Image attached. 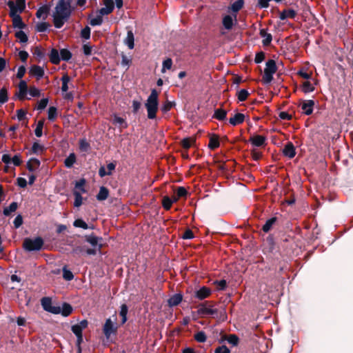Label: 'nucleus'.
Returning a JSON list of instances; mask_svg holds the SVG:
<instances>
[{"instance_id":"f257e3e1","label":"nucleus","mask_w":353,"mask_h":353,"mask_svg":"<svg viewBox=\"0 0 353 353\" xmlns=\"http://www.w3.org/2000/svg\"><path fill=\"white\" fill-rule=\"evenodd\" d=\"M72 14L71 0H59L53 12V22L56 28H61Z\"/></svg>"},{"instance_id":"f03ea898","label":"nucleus","mask_w":353,"mask_h":353,"mask_svg":"<svg viewBox=\"0 0 353 353\" xmlns=\"http://www.w3.org/2000/svg\"><path fill=\"white\" fill-rule=\"evenodd\" d=\"M145 107L147 110V116L149 119H154L159 110V94L156 89H152L148 96Z\"/></svg>"},{"instance_id":"7ed1b4c3","label":"nucleus","mask_w":353,"mask_h":353,"mask_svg":"<svg viewBox=\"0 0 353 353\" xmlns=\"http://www.w3.org/2000/svg\"><path fill=\"white\" fill-rule=\"evenodd\" d=\"M277 70V66L273 59H270L266 62L263 81L265 84H268L273 80V75Z\"/></svg>"},{"instance_id":"20e7f679","label":"nucleus","mask_w":353,"mask_h":353,"mask_svg":"<svg viewBox=\"0 0 353 353\" xmlns=\"http://www.w3.org/2000/svg\"><path fill=\"white\" fill-rule=\"evenodd\" d=\"M43 245V240L41 237L27 238L23 241V248L29 252L39 251L42 248Z\"/></svg>"},{"instance_id":"39448f33","label":"nucleus","mask_w":353,"mask_h":353,"mask_svg":"<svg viewBox=\"0 0 353 353\" xmlns=\"http://www.w3.org/2000/svg\"><path fill=\"white\" fill-rule=\"evenodd\" d=\"M117 327L114 325L110 319H108L103 325V331L107 339L117 332Z\"/></svg>"},{"instance_id":"423d86ee","label":"nucleus","mask_w":353,"mask_h":353,"mask_svg":"<svg viewBox=\"0 0 353 353\" xmlns=\"http://www.w3.org/2000/svg\"><path fill=\"white\" fill-rule=\"evenodd\" d=\"M85 241L89 243L92 247L98 248V250L100 251L102 248V244L99 243V241L102 239L100 237L95 236L92 234L85 236Z\"/></svg>"},{"instance_id":"0eeeda50","label":"nucleus","mask_w":353,"mask_h":353,"mask_svg":"<svg viewBox=\"0 0 353 353\" xmlns=\"http://www.w3.org/2000/svg\"><path fill=\"white\" fill-rule=\"evenodd\" d=\"M314 101L313 100L303 101L301 104L303 112L306 115H310L313 112Z\"/></svg>"},{"instance_id":"6e6552de","label":"nucleus","mask_w":353,"mask_h":353,"mask_svg":"<svg viewBox=\"0 0 353 353\" xmlns=\"http://www.w3.org/2000/svg\"><path fill=\"white\" fill-rule=\"evenodd\" d=\"M236 22V14L234 15V19L230 15H225L223 18L222 23L223 27L228 30H230L232 28L234 23Z\"/></svg>"},{"instance_id":"1a4fd4ad","label":"nucleus","mask_w":353,"mask_h":353,"mask_svg":"<svg viewBox=\"0 0 353 353\" xmlns=\"http://www.w3.org/2000/svg\"><path fill=\"white\" fill-rule=\"evenodd\" d=\"M266 138L262 135H253L250 137L249 141L256 147H261L265 144Z\"/></svg>"},{"instance_id":"9d476101","label":"nucleus","mask_w":353,"mask_h":353,"mask_svg":"<svg viewBox=\"0 0 353 353\" xmlns=\"http://www.w3.org/2000/svg\"><path fill=\"white\" fill-rule=\"evenodd\" d=\"M283 153L285 157H288L290 159H292L296 155V150L291 142H288L284 147L283 150Z\"/></svg>"},{"instance_id":"9b49d317","label":"nucleus","mask_w":353,"mask_h":353,"mask_svg":"<svg viewBox=\"0 0 353 353\" xmlns=\"http://www.w3.org/2000/svg\"><path fill=\"white\" fill-rule=\"evenodd\" d=\"M199 313L204 315H217L218 310L215 308H212V307H208L205 305L203 304L200 306L199 310Z\"/></svg>"},{"instance_id":"f8f14e48","label":"nucleus","mask_w":353,"mask_h":353,"mask_svg":"<svg viewBox=\"0 0 353 353\" xmlns=\"http://www.w3.org/2000/svg\"><path fill=\"white\" fill-rule=\"evenodd\" d=\"M210 294L211 290L208 288L204 286L196 292L195 296L199 300H203L208 297Z\"/></svg>"},{"instance_id":"ddd939ff","label":"nucleus","mask_w":353,"mask_h":353,"mask_svg":"<svg viewBox=\"0 0 353 353\" xmlns=\"http://www.w3.org/2000/svg\"><path fill=\"white\" fill-rule=\"evenodd\" d=\"M50 12V6L43 5L39 8L37 11L36 16L37 18H42L43 20L46 19Z\"/></svg>"},{"instance_id":"4468645a","label":"nucleus","mask_w":353,"mask_h":353,"mask_svg":"<svg viewBox=\"0 0 353 353\" xmlns=\"http://www.w3.org/2000/svg\"><path fill=\"white\" fill-rule=\"evenodd\" d=\"M19 92L17 97L20 100H23L27 93L28 86L25 81H21L19 83Z\"/></svg>"},{"instance_id":"2eb2a0df","label":"nucleus","mask_w":353,"mask_h":353,"mask_svg":"<svg viewBox=\"0 0 353 353\" xmlns=\"http://www.w3.org/2000/svg\"><path fill=\"white\" fill-rule=\"evenodd\" d=\"M245 120V115L242 113H236L234 117H231L229 120L230 123L235 126L242 123Z\"/></svg>"},{"instance_id":"dca6fc26","label":"nucleus","mask_w":353,"mask_h":353,"mask_svg":"<svg viewBox=\"0 0 353 353\" xmlns=\"http://www.w3.org/2000/svg\"><path fill=\"white\" fill-rule=\"evenodd\" d=\"M40 166V161L35 158L30 159L27 163V168L30 172H34Z\"/></svg>"},{"instance_id":"f3484780","label":"nucleus","mask_w":353,"mask_h":353,"mask_svg":"<svg viewBox=\"0 0 353 353\" xmlns=\"http://www.w3.org/2000/svg\"><path fill=\"white\" fill-rule=\"evenodd\" d=\"M182 301V295L180 294H175L171 296L168 301V305L170 307L176 306Z\"/></svg>"},{"instance_id":"a211bd4d","label":"nucleus","mask_w":353,"mask_h":353,"mask_svg":"<svg viewBox=\"0 0 353 353\" xmlns=\"http://www.w3.org/2000/svg\"><path fill=\"white\" fill-rule=\"evenodd\" d=\"M296 16V12L294 10H284L280 13L279 18L281 20H285L286 19H294Z\"/></svg>"},{"instance_id":"6ab92c4d","label":"nucleus","mask_w":353,"mask_h":353,"mask_svg":"<svg viewBox=\"0 0 353 353\" xmlns=\"http://www.w3.org/2000/svg\"><path fill=\"white\" fill-rule=\"evenodd\" d=\"M50 60L53 64H58L61 61L60 53L56 49H52L50 53Z\"/></svg>"},{"instance_id":"aec40b11","label":"nucleus","mask_w":353,"mask_h":353,"mask_svg":"<svg viewBox=\"0 0 353 353\" xmlns=\"http://www.w3.org/2000/svg\"><path fill=\"white\" fill-rule=\"evenodd\" d=\"M125 43L130 49H133L134 47V37L131 30L128 31L127 37L125 39Z\"/></svg>"},{"instance_id":"412c9836","label":"nucleus","mask_w":353,"mask_h":353,"mask_svg":"<svg viewBox=\"0 0 353 353\" xmlns=\"http://www.w3.org/2000/svg\"><path fill=\"white\" fill-rule=\"evenodd\" d=\"M30 72L32 74L36 76L38 79L43 77L44 75L43 69L39 65H33L30 68Z\"/></svg>"},{"instance_id":"4be33fe9","label":"nucleus","mask_w":353,"mask_h":353,"mask_svg":"<svg viewBox=\"0 0 353 353\" xmlns=\"http://www.w3.org/2000/svg\"><path fill=\"white\" fill-rule=\"evenodd\" d=\"M260 35L262 38H263V44L264 46H268L271 43L272 37L271 34L266 32L265 30H264V29L261 30Z\"/></svg>"},{"instance_id":"5701e85b","label":"nucleus","mask_w":353,"mask_h":353,"mask_svg":"<svg viewBox=\"0 0 353 353\" xmlns=\"http://www.w3.org/2000/svg\"><path fill=\"white\" fill-rule=\"evenodd\" d=\"M276 217H272L266 221L265 224L262 227V230L264 232H268L272 228L273 225L276 223Z\"/></svg>"},{"instance_id":"b1692460","label":"nucleus","mask_w":353,"mask_h":353,"mask_svg":"<svg viewBox=\"0 0 353 353\" xmlns=\"http://www.w3.org/2000/svg\"><path fill=\"white\" fill-rule=\"evenodd\" d=\"M227 111L221 108L216 109L213 117L219 121H223L226 119Z\"/></svg>"},{"instance_id":"393cba45","label":"nucleus","mask_w":353,"mask_h":353,"mask_svg":"<svg viewBox=\"0 0 353 353\" xmlns=\"http://www.w3.org/2000/svg\"><path fill=\"white\" fill-rule=\"evenodd\" d=\"M109 195V191L105 187H101L99 189V192L97 195V199L98 201H104L105 200Z\"/></svg>"},{"instance_id":"a878e982","label":"nucleus","mask_w":353,"mask_h":353,"mask_svg":"<svg viewBox=\"0 0 353 353\" xmlns=\"http://www.w3.org/2000/svg\"><path fill=\"white\" fill-rule=\"evenodd\" d=\"M12 18V24L14 28H17L19 29H23L25 28L26 25L23 22L22 19L20 15L15 16Z\"/></svg>"},{"instance_id":"bb28decb","label":"nucleus","mask_w":353,"mask_h":353,"mask_svg":"<svg viewBox=\"0 0 353 353\" xmlns=\"http://www.w3.org/2000/svg\"><path fill=\"white\" fill-rule=\"evenodd\" d=\"M8 6L10 8V16L11 17L19 15V7H17L12 1L8 2Z\"/></svg>"},{"instance_id":"cd10ccee","label":"nucleus","mask_w":353,"mask_h":353,"mask_svg":"<svg viewBox=\"0 0 353 353\" xmlns=\"http://www.w3.org/2000/svg\"><path fill=\"white\" fill-rule=\"evenodd\" d=\"M219 140L217 136H212L210 138V141L208 143V148L210 150H215L216 148L219 147Z\"/></svg>"},{"instance_id":"c85d7f7f","label":"nucleus","mask_w":353,"mask_h":353,"mask_svg":"<svg viewBox=\"0 0 353 353\" xmlns=\"http://www.w3.org/2000/svg\"><path fill=\"white\" fill-rule=\"evenodd\" d=\"M44 150V146L37 142H34L31 148V152L34 154H40Z\"/></svg>"},{"instance_id":"c756f323","label":"nucleus","mask_w":353,"mask_h":353,"mask_svg":"<svg viewBox=\"0 0 353 353\" xmlns=\"http://www.w3.org/2000/svg\"><path fill=\"white\" fill-rule=\"evenodd\" d=\"M76 162V156L74 153H71L69 156L65 159L64 165L66 168H72L74 163Z\"/></svg>"},{"instance_id":"7c9ffc66","label":"nucleus","mask_w":353,"mask_h":353,"mask_svg":"<svg viewBox=\"0 0 353 353\" xmlns=\"http://www.w3.org/2000/svg\"><path fill=\"white\" fill-rule=\"evenodd\" d=\"M72 312V306L68 303H63L61 307V314L63 316H69Z\"/></svg>"},{"instance_id":"2f4dec72","label":"nucleus","mask_w":353,"mask_h":353,"mask_svg":"<svg viewBox=\"0 0 353 353\" xmlns=\"http://www.w3.org/2000/svg\"><path fill=\"white\" fill-rule=\"evenodd\" d=\"M17 203H11L8 207H6L3 209V214L5 216H9L12 212H14L17 210Z\"/></svg>"},{"instance_id":"473e14b6","label":"nucleus","mask_w":353,"mask_h":353,"mask_svg":"<svg viewBox=\"0 0 353 353\" xmlns=\"http://www.w3.org/2000/svg\"><path fill=\"white\" fill-rule=\"evenodd\" d=\"M243 3V0H236L231 5L230 10L236 13L242 8Z\"/></svg>"},{"instance_id":"72a5a7b5","label":"nucleus","mask_w":353,"mask_h":353,"mask_svg":"<svg viewBox=\"0 0 353 353\" xmlns=\"http://www.w3.org/2000/svg\"><path fill=\"white\" fill-rule=\"evenodd\" d=\"M61 60L68 61L72 58V53L68 49L63 48L60 50Z\"/></svg>"},{"instance_id":"f704fd0d","label":"nucleus","mask_w":353,"mask_h":353,"mask_svg":"<svg viewBox=\"0 0 353 353\" xmlns=\"http://www.w3.org/2000/svg\"><path fill=\"white\" fill-rule=\"evenodd\" d=\"M15 37L21 43H26L28 39L26 34L21 30L16 32Z\"/></svg>"},{"instance_id":"c9c22d12","label":"nucleus","mask_w":353,"mask_h":353,"mask_svg":"<svg viewBox=\"0 0 353 353\" xmlns=\"http://www.w3.org/2000/svg\"><path fill=\"white\" fill-rule=\"evenodd\" d=\"M57 117V109L54 106H50L48 111V118L50 121H53Z\"/></svg>"},{"instance_id":"e433bc0d","label":"nucleus","mask_w":353,"mask_h":353,"mask_svg":"<svg viewBox=\"0 0 353 353\" xmlns=\"http://www.w3.org/2000/svg\"><path fill=\"white\" fill-rule=\"evenodd\" d=\"M70 81V78L68 74H64L61 78L62 86L61 90L62 92H67L69 89L68 83Z\"/></svg>"},{"instance_id":"4c0bfd02","label":"nucleus","mask_w":353,"mask_h":353,"mask_svg":"<svg viewBox=\"0 0 353 353\" xmlns=\"http://www.w3.org/2000/svg\"><path fill=\"white\" fill-rule=\"evenodd\" d=\"M128 311V309L127 305L125 304L121 305L119 314L122 317V320H121L122 324H124L127 321Z\"/></svg>"},{"instance_id":"58836bf2","label":"nucleus","mask_w":353,"mask_h":353,"mask_svg":"<svg viewBox=\"0 0 353 353\" xmlns=\"http://www.w3.org/2000/svg\"><path fill=\"white\" fill-rule=\"evenodd\" d=\"M90 149V145L85 139H81L79 141V150L81 152H88Z\"/></svg>"},{"instance_id":"ea45409f","label":"nucleus","mask_w":353,"mask_h":353,"mask_svg":"<svg viewBox=\"0 0 353 353\" xmlns=\"http://www.w3.org/2000/svg\"><path fill=\"white\" fill-rule=\"evenodd\" d=\"M63 278L68 281H70L74 279L72 272L68 270L66 266L63 268Z\"/></svg>"},{"instance_id":"a19ab883","label":"nucleus","mask_w":353,"mask_h":353,"mask_svg":"<svg viewBox=\"0 0 353 353\" xmlns=\"http://www.w3.org/2000/svg\"><path fill=\"white\" fill-rule=\"evenodd\" d=\"M74 207H79L82 204L83 197L81 194V193L78 191H74Z\"/></svg>"},{"instance_id":"79ce46f5","label":"nucleus","mask_w":353,"mask_h":353,"mask_svg":"<svg viewBox=\"0 0 353 353\" xmlns=\"http://www.w3.org/2000/svg\"><path fill=\"white\" fill-rule=\"evenodd\" d=\"M176 193V196L174 198V201H176L180 197L186 196L188 192L184 187H178Z\"/></svg>"},{"instance_id":"37998d69","label":"nucleus","mask_w":353,"mask_h":353,"mask_svg":"<svg viewBox=\"0 0 353 353\" xmlns=\"http://www.w3.org/2000/svg\"><path fill=\"white\" fill-rule=\"evenodd\" d=\"M103 23V17L98 14L95 17L90 19V24L92 26H101Z\"/></svg>"},{"instance_id":"c03bdc74","label":"nucleus","mask_w":353,"mask_h":353,"mask_svg":"<svg viewBox=\"0 0 353 353\" xmlns=\"http://www.w3.org/2000/svg\"><path fill=\"white\" fill-rule=\"evenodd\" d=\"M194 339L199 343H204L207 340V336L203 331H199L194 334Z\"/></svg>"},{"instance_id":"a18cd8bd","label":"nucleus","mask_w":353,"mask_h":353,"mask_svg":"<svg viewBox=\"0 0 353 353\" xmlns=\"http://www.w3.org/2000/svg\"><path fill=\"white\" fill-rule=\"evenodd\" d=\"M41 305L46 311L48 312L50 309V307L52 306L50 299L48 297H43L41 299Z\"/></svg>"},{"instance_id":"49530a36","label":"nucleus","mask_w":353,"mask_h":353,"mask_svg":"<svg viewBox=\"0 0 353 353\" xmlns=\"http://www.w3.org/2000/svg\"><path fill=\"white\" fill-rule=\"evenodd\" d=\"M226 341L233 346H236L239 343V337L235 334H230L225 339Z\"/></svg>"},{"instance_id":"de8ad7c7","label":"nucleus","mask_w":353,"mask_h":353,"mask_svg":"<svg viewBox=\"0 0 353 353\" xmlns=\"http://www.w3.org/2000/svg\"><path fill=\"white\" fill-rule=\"evenodd\" d=\"M249 96V92L247 90L242 89L237 92V97L239 101H244Z\"/></svg>"},{"instance_id":"09e8293b","label":"nucleus","mask_w":353,"mask_h":353,"mask_svg":"<svg viewBox=\"0 0 353 353\" xmlns=\"http://www.w3.org/2000/svg\"><path fill=\"white\" fill-rule=\"evenodd\" d=\"M113 123L116 125H119L121 128H127L128 126V124L125 121V120L123 118L118 116H114L113 119Z\"/></svg>"},{"instance_id":"8fccbe9b","label":"nucleus","mask_w":353,"mask_h":353,"mask_svg":"<svg viewBox=\"0 0 353 353\" xmlns=\"http://www.w3.org/2000/svg\"><path fill=\"white\" fill-rule=\"evenodd\" d=\"M50 25L46 22L38 23L36 26V30L39 32H44L49 28Z\"/></svg>"},{"instance_id":"3c124183","label":"nucleus","mask_w":353,"mask_h":353,"mask_svg":"<svg viewBox=\"0 0 353 353\" xmlns=\"http://www.w3.org/2000/svg\"><path fill=\"white\" fill-rule=\"evenodd\" d=\"M8 100V92L6 88H3L0 90V104H3Z\"/></svg>"},{"instance_id":"603ef678","label":"nucleus","mask_w":353,"mask_h":353,"mask_svg":"<svg viewBox=\"0 0 353 353\" xmlns=\"http://www.w3.org/2000/svg\"><path fill=\"white\" fill-rule=\"evenodd\" d=\"M314 90V85L310 81H305L303 83V91L305 93L312 92Z\"/></svg>"},{"instance_id":"864d4df0","label":"nucleus","mask_w":353,"mask_h":353,"mask_svg":"<svg viewBox=\"0 0 353 353\" xmlns=\"http://www.w3.org/2000/svg\"><path fill=\"white\" fill-rule=\"evenodd\" d=\"M194 140L190 138H185L181 141V145L183 148L189 149L194 143Z\"/></svg>"},{"instance_id":"5fc2aeb1","label":"nucleus","mask_w":353,"mask_h":353,"mask_svg":"<svg viewBox=\"0 0 353 353\" xmlns=\"http://www.w3.org/2000/svg\"><path fill=\"white\" fill-rule=\"evenodd\" d=\"M73 225L76 228H81L85 230L88 228V224L83 220H82L81 219L75 220L74 221Z\"/></svg>"},{"instance_id":"6e6d98bb","label":"nucleus","mask_w":353,"mask_h":353,"mask_svg":"<svg viewBox=\"0 0 353 353\" xmlns=\"http://www.w3.org/2000/svg\"><path fill=\"white\" fill-rule=\"evenodd\" d=\"M172 65V61L171 59L168 58L163 62L162 72H165L166 70H170Z\"/></svg>"},{"instance_id":"4d7b16f0","label":"nucleus","mask_w":353,"mask_h":353,"mask_svg":"<svg viewBox=\"0 0 353 353\" xmlns=\"http://www.w3.org/2000/svg\"><path fill=\"white\" fill-rule=\"evenodd\" d=\"M85 183V180L84 179H80L79 181H77L75 183V188L79 189L82 193H85L86 192L84 188V185Z\"/></svg>"},{"instance_id":"13d9d810","label":"nucleus","mask_w":353,"mask_h":353,"mask_svg":"<svg viewBox=\"0 0 353 353\" xmlns=\"http://www.w3.org/2000/svg\"><path fill=\"white\" fill-rule=\"evenodd\" d=\"M173 202H175L174 199L172 200L169 197L165 196L163 199V206L165 210H169Z\"/></svg>"},{"instance_id":"bf43d9fd","label":"nucleus","mask_w":353,"mask_h":353,"mask_svg":"<svg viewBox=\"0 0 353 353\" xmlns=\"http://www.w3.org/2000/svg\"><path fill=\"white\" fill-rule=\"evenodd\" d=\"M81 37L85 39H89L90 37V28L88 26L85 27L81 32Z\"/></svg>"},{"instance_id":"052dcab7","label":"nucleus","mask_w":353,"mask_h":353,"mask_svg":"<svg viewBox=\"0 0 353 353\" xmlns=\"http://www.w3.org/2000/svg\"><path fill=\"white\" fill-rule=\"evenodd\" d=\"M28 93L32 97H37L40 95V90L36 87H30L28 90Z\"/></svg>"},{"instance_id":"680f3d73","label":"nucleus","mask_w":353,"mask_h":353,"mask_svg":"<svg viewBox=\"0 0 353 353\" xmlns=\"http://www.w3.org/2000/svg\"><path fill=\"white\" fill-rule=\"evenodd\" d=\"M23 223V218H22V216L21 214H18L14 221H13V224H14V226L15 228H19Z\"/></svg>"},{"instance_id":"e2e57ef3","label":"nucleus","mask_w":353,"mask_h":353,"mask_svg":"<svg viewBox=\"0 0 353 353\" xmlns=\"http://www.w3.org/2000/svg\"><path fill=\"white\" fill-rule=\"evenodd\" d=\"M214 353H230V350L226 345H221L215 349Z\"/></svg>"},{"instance_id":"0e129e2a","label":"nucleus","mask_w":353,"mask_h":353,"mask_svg":"<svg viewBox=\"0 0 353 353\" xmlns=\"http://www.w3.org/2000/svg\"><path fill=\"white\" fill-rule=\"evenodd\" d=\"M141 106V103L140 101L134 100L132 101V105L133 113L137 114L138 112V111L139 110Z\"/></svg>"},{"instance_id":"69168bd1","label":"nucleus","mask_w":353,"mask_h":353,"mask_svg":"<svg viewBox=\"0 0 353 353\" xmlns=\"http://www.w3.org/2000/svg\"><path fill=\"white\" fill-rule=\"evenodd\" d=\"M48 103V99L47 98L42 99L38 103L37 110H42L46 108Z\"/></svg>"},{"instance_id":"338daca9","label":"nucleus","mask_w":353,"mask_h":353,"mask_svg":"<svg viewBox=\"0 0 353 353\" xmlns=\"http://www.w3.org/2000/svg\"><path fill=\"white\" fill-rule=\"evenodd\" d=\"M19 7V12H22L26 8V0H16V4Z\"/></svg>"},{"instance_id":"774afa93","label":"nucleus","mask_w":353,"mask_h":353,"mask_svg":"<svg viewBox=\"0 0 353 353\" xmlns=\"http://www.w3.org/2000/svg\"><path fill=\"white\" fill-rule=\"evenodd\" d=\"M83 53L86 56L92 54V47L89 44L86 43L83 46Z\"/></svg>"}]
</instances>
